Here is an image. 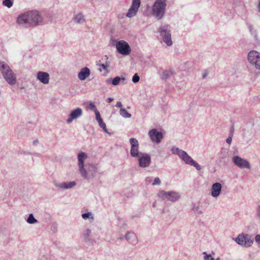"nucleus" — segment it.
Here are the masks:
<instances>
[{"mask_svg": "<svg viewBox=\"0 0 260 260\" xmlns=\"http://www.w3.org/2000/svg\"><path fill=\"white\" fill-rule=\"evenodd\" d=\"M0 72L3 78L10 85L17 82V76L10 66L4 61H0Z\"/></svg>", "mask_w": 260, "mask_h": 260, "instance_id": "1", "label": "nucleus"}, {"mask_svg": "<svg viewBox=\"0 0 260 260\" xmlns=\"http://www.w3.org/2000/svg\"><path fill=\"white\" fill-rule=\"evenodd\" d=\"M166 0H156L152 6V14L158 19H161L165 14L166 7Z\"/></svg>", "mask_w": 260, "mask_h": 260, "instance_id": "2", "label": "nucleus"}, {"mask_svg": "<svg viewBox=\"0 0 260 260\" xmlns=\"http://www.w3.org/2000/svg\"><path fill=\"white\" fill-rule=\"evenodd\" d=\"M84 172L79 171L80 174L83 179L90 180L93 179L98 172L97 166L92 164H88L86 165L85 167L83 168Z\"/></svg>", "mask_w": 260, "mask_h": 260, "instance_id": "3", "label": "nucleus"}, {"mask_svg": "<svg viewBox=\"0 0 260 260\" xmlns=\"http://www.w3.org/2000/svg\"><path fill=\"white\" fill-rule=\"evenodd\" d=\"M158 31L165 44L168 46H171L173 44V42L171 39L170 26L163 24L159 27Z\"/></svg>", "mask_w": 260, "mask_h": 260, "instance_id": "4", "label": "nucleus"}, {"mask_svg": "<svg viewBox=\"0 0 260 260\" xmlns=\"http://www.w3.org/2000/svg\"><path fill=\"white\" fill-rule=\"evenodd\" d=\"M159 198L163 200H167L172 202H175L179 200L181 197L180 193L175 191H166L160 190L157 193Z\"/></svg>", "mask_w": 260, "mask_h": 260, "instance_id": "5", "label": "nucleus"}, {"mask_svg": "<svg viewBox=\"0 0 260 260\" xmlns=\"http://www.w3.org/2000/svg\"><path fill=\"white\" fill-rule=\"evenodd\" d=\"M113 45L115 46L117 51L122 55H128L131 52L129 44L124 40H113Z\"/></svg>", "mask_w": 260, "mask_h": 260, "instance_id": "6", "label": "nucleus"}, {"mask_svg": "<svg viewBox=\"0 0 260 260\" xmlns=\"http://www.w3.org/2000/svg\"><path fill=\"white\" fill-rule=\"evenodd\" d=\"M248 61L260 70V53L255 50L250 51L248 54Z\"/></svg>", "mask_w": 260, "mask_h": 260, "instance_id": "7", "label": "nucleus"}, {"mask_svg": "<svg viewBox=\"0 0 260 260\" xmlns=\"http://www.w3.org/2000/svg\"><path fill=\"white\" fill-rule=\"evenodd\" d=\"M237 243L242 246L248 247L250 246L253 243V240L251 239L250 235L248 234H240L235 239Z\"/></svg>", "mask_w": 260, "mask_h": 260, "instance_id": "8", "label": "nucleus"}, {"mask_svg": "<svg viewBox=\"0 0 260 260\" xmlns=\"http://www.w3.org/2000/svg\"><path fill=\"white\" fill-rule=\"evenodd\" d=\"M232 161L235 166L238 167L241 169H247L249 170L251 169V166L249 161L239 156L236 155L233 156L232 157Z\"/></svg>", "mask_w": 260, "mask_h": 260, "instance_id": "9", "label": "nucleus"}, {"mask_svg": "<svg viewBox=\"0 0 260 260\" xmlns=\"http://www.w3.org/2000/svg\"><path fill=\"white\" fill-rule=\"evenodd\" d=\"M29 20L31 26L39 25L42 21V17L37 11H28Z\"/></svg>", "mask_w": 260, "mask_h": 260, "instance_id": "10", "label": "nucleus"}, {"mask_svg": "<svg viewBox=\"0 0 260 260\" xmlns=\"http://www.w3.org/2000/svg\"><path fill=\"white\" fill-rule=\"evenodd\" d=\"M131 145L130 154L133 157H137L142 152L139 151V144L138 140L135 138H132L129 139Z\"/></svg>", "mask_w": 260, "mask_h": 260, "instance_id": "11", "label": "nucleus"}, {"mask_svg": "<svg viewBox=\"0 0 260 260\" xmlns=\"http://www.w3.org/2000/svg\"><path fill=\"white\" fill-rule=\"evenodd\" d=\"M138 160L139 166L141 168L148 167L151 164V157L149 154L142 152L137 157Z\"/></svg>", "mask_w": 260, "mask_h": 260, "instance_id": "12", "label": "nucleus"}, {"mask_svg": "<svg viewBox=\"0 0 260 260\" xmlns=\"http://www.w3.org/2000/svg\"><path fill=\"white\" fill-rule=\"evenodd\" d=\"M180 158L183 161L185 164L193 166L198 171L201 170V166L194 160L185 151L183 152Z\"/></svg>", "mask_w": 260, "mask_h": 260, "instance_id": "13", "label": "nucleus"}, {"mask_svg": "<svg viewBox=\"0 0 260 260\" xmlns=\"http://www.w3.org/2000/svg\"><path fill=\"white\" fill-rule=\"evenodd\" d=\"M28 12L24 13L19 15L17 19V23L21 26L24 27H30V24L29 20Z\"/></svg>", "mask_w": 260, "mask_h": 260, "instance_id": "14", "label": "nucleus"}, {"mask_svg": "<svg viewBox=\"0 0 260 260\" xmlns=\"http://www.w3.org/2000/svg\"><path fill=\"white\" fill-rule=\"evenodd\" d=\"M83 114V110L80 108H77L75 109L72 110L67 119L66 122L68 123H71L74 120L80 118Z\"/></svg>", "mask_w": 260, "mask_h": 260, "instance_id": "15", "label": "nucleus"}, {"mask_svg": "<svg viewBox=\"0 0 260 260\" xmlns=\"http://www.w3.org/2000/svg\"><path fill=\"white\" fill-rule=\"evenodd\" d=\"M87 157V154L85 152L81 151L78 153L77 159L79 171L84 172L83 168L86 166L84 162Z\"/></svg>", "mask_w": 260, "mask_h": 260, "instance_id": "16", "label": "nucleus"}, {"mask_svg": "<svg viewBox=\"0 0 260 260\" xmlns=\"http://www.w3.org/2000/svg\"><path fill=\"white\" fill-rule=\"evenodd\" d=\"M36 78L40 82L44 84H48L49 82L50 75L47 72L43 71L38 72L37 74Z\"/></svg>", "mask_w": 260, "mask_h": 260, "instance_id": "17", "label": "nucleus"}, {"mask_svg": "<svg viewBox=\"0 0 260 260\" xmlns=\"http://www.w3.org/2000/svg\"><path fill=\"white\" fill-rule=\"evenodd\" d=\"M76 185V182L74 181L70 182H55L54 185L55 187L61 189H69L73 188Z\"/></svg>", "mask_w": 260, "mask_h": 260, "instance_id": "18", "label": "nucleus"}, {"mask_svg": "<svg viewBox=\"0 0 260 260\" xmlns=\"http://www.w3.org/2000/svg\"><path fill=\"white\" fill-rule=\"evenodd\" d=\"M148 134L151 140L157 143H160L163 137L162 133L159 131H149Z\"/></svg>", "mask_w": 260, "mask_h": 260, "instance_id": "19", "label": "nucleus"}, {"mask_svg": "<svg viewBox=\"0 0 260 260\" xmlns=\"http://www.w3.org/2000/svg\"><path fill=\"white\" fill-rule=\"evenodd\" d=\"M222 185L219 182L213 183L211 187V196L214 198L218 197L221 191Z\"/></svg>", "mask_w": 260, "mask_h": 260, "instance_id": "20", "label": "nucleus"}, {"mask_svg": "<svg viewBox=\"0 0 260 260\" xmlns=\"http://www.w3.org/2000/svg\"><path fill=\"white\" fill-rule=\"evenodd\" d=\"M72 21L77 24H83L85 22V15L81 12L75 13L72 18Z\"/></svg>", "mask_w": 260, "mask_h": 260, "instance_id": "21", "label": "nucleus"}, {"mask_svg": "<svg viewBox=\"0 0 260 260\" xmlns=\"http://www.w3.org/2000/svg\"><path fill=\"white\" fill-rule=\"evenodd\" d=\"M126 241L131 244L135 245L138 243V239L136 235L133 232H127L125 236Z\"/></svg>", "mask_w": 260, "mask_h": 260, "instance_id": "22", "label": "nucleus"}, {"mask_svg": "<svg viewBox=\"0 0 260 260\" xmlns=\"http://www.w3.org/2000/svg\"><path fill=\"white\" fill-rule=\"evenodd\" d=\"M90 75V71L87 67L82 68L78 74V78L81 80H85Z\"/></svg>", "mask_w": 260, "mask_h": 260, "instance_id": "23", "label": "nucleus"}, {"mask_svg": "<svg viewBox=\"0 0 260 260\" xmlns=\"http://www.w3.org/2000/svg\"><path fill=\"white\" fill-rule=\"evenodd\" d=\"M124 78H120V77L117 76L113 79L111 78L107 79L106 82L108 84H111L114 86H116L119 84L121 81H124Z\"/></svg>", "mask_w": 260, "mask_h": 260, "instance_id": "24", "label": "nucleus"}, {"mask_svg": "<svg viewBox=\"0 0 260 260\" xmlns=\"http://www.w3.org/2000/svg\"><path fill=\"white\" fill-rule=\"evenodd\" d=\"M91 230L89 229L84 230L82 232V236L85 242H87L90 241V237L91 236Z\"/></svg>", "mask_w": 260, "mask_h": 260, "instance_id": "25", "label": "nucleus"}, {"mask_svg": "<svg viewBox=\"0 0 260 260\" xmlns=\"http://www.w3.org/2000/svg\"><path fill=\"white\" fill-rule=\"evenodd\" d=\"M184 151L179 149L176 146H173L171 148L172 154L177 155L180 158Z\"/></svg>", "mask_w": 260, "mask_h": 260, "instance_id": "26", "label": "nucleus"}, {"mask_svg": "<svg viewBox=\"0 0 260 260\" xmlns=\"http://www.w3.org/2000/svg\"><path fill=\"white\" fill-rule=\"evenodd\" d=\"M173 74V72L171 70H166L164 71L161 74V79L162 80H167L172 76Z\"/></svg>", "mask_w": 260, "mask_h": 260, "instance_id": "27", "label": "nucleus"}, {"mask_svg": "<svg viewBox=\"0 0 260 260\" xmlns=\"http://www.w3.org/2000/svg\"><path fill=\"white\" fill-rule=\"evenodd\" d=\"M191 209L193 212L198 214H201L203 213L199 203H192Z\"/></svg>", "mask_w": 260, "mask_h": 260, "instance_id": "28", "label": "nucleus"}, {"mask_svg": "<svg viewBox=\"0 0 260 260\" xmlns=\"http://www.w3.org/2000/svg\"><path fill=\"white\" fill-rule=\"evenodd\" d=\"M140 4L141 3L140 0H133L130 9L136 10V12H138Z\"/></svg>", "mask_w": 260, "mask_h": 260, "instance_id": "29", "label": "nucleus"}, {"mask_svg": "<svg viewBox=\"0 0 260 260\" xmlns=\"http://www.w3.org/2000/svg\"><path fill=\"white\" fill-rule=\"evenodd\" d=\"M119 113L121 116L125 118H130L131 117V114L123 108L120 109Z\"/></svg>", "mask_w": 260, "mask_h": 260, "instance_id": "30", "label": "nucleus"}, {"mask_svg": "<svg viewBox=\"0 0 260 260\" xmlns=\"http://www.w3.org/2000/svg\"><path fill=\"white\" fill-rule=\"evenodd\" d=\"M82 218L85 219H90L91 221L94 219V217L91 212L84 213L82 214Z\"/></svg>", "mask_w": 260, "mask_h": 260, "instance_id": "31", "label": "nucleus"}, {"mask_svg": "<svg viewBox=\"0 0 260 260\" xmlns=\"http://www.w3.org/2000/svg\"><path fill=\"white\" fill-rule=\"evenodd\" d=\"M26 221L29 224H34L37 222V220L34 217L33 214H29Z\"/></svg>", "mask_w": 260, "mask_h": 260, "instance_id": "32", "label": "nucleus"}, {"mask_svg": "<svg viewBox=\"0 0 260 260\" xmlns=\"http://www.w3.org/2000/svg\"><path fill=\"white\" fill-rule=\"evenodd\" d=\"M3 5L8 8H10L13 5V1L12 0H4Z\"/></svg>", "mask_w": 260, "mask_h": 260, "instance_id": "33", "label": "nucleus"}, {"mask_svg": "<svg viewBox=\"0 0 260 260\" xmlns=\"http://www.w3.org/2000/svg\"><path fill=\"white\" fill-rule=\"evenodd\" d=\"M248 28L249 29V31L251 33V34L253 35L255 38V40H257V33L255 30H254L250 24H248Z\"/></svg>", "mask_w": 260, "mask_h": 260, "instance_id": "34", "label": "nucleus"}, {"mask_svg": "<svg viewBox=\"0 0 260 260\" xmlns=\"http://www.w3.org/2000/svg\"><path fill=\"white\" fill-rule=\"evenodd\" d=\"M137 12L136 11V10L131 9L130 8L128 10V12L126 13V16L128 18H132L134 16H135Z\"/></svg>", "mask_w": 260, "mask_h": 260, "instance_id": "35", "label": "nucleus"}, {"mask_svg": "<svg viewBox=\"0 0 260 260\" xmlns=\"http://www.w3.org/2000/svg\"><path fill=\"white\" fill-rule=\"evenodd\" d=\"M98 122L99 123V125L101 126V128H103V130H107L106 129V124L103 122L102 119H99V120H98Z\"/></svg>", "mask_w": 260, "mask_h": 260, "instance_id": "36", "label": "nucleus"}, {"mask_svg": "<svg viewBox=\"0 0 260 260\" xmlns=\"http://www.w3.org/2000/svg\"><path fill=\"white\" fill-rule=\"evenodd\" d=\"M203 254L205 255L204 260H214V258L211 256V254H208L206 252H203Z\"/></svg>", "mask_w": 260, "mask_h": 260, "instance_id": "37", "label": "nucleus"}, {"mask_svg": "<svg viewBox=\"0 0 260 260\" xmlns=\"http://www.w3.org/2000/svg\"><path fill=\"white\" fill-rule=\"evenodd\" d=\"M233 136V131H231V132H230V133L229 134V136L228 137V138L226 140V143L228 144H231V143L232 142V141Z\"/></svg>", "mask_w": 260, "mask_h": 260, "instance_id": "38", "label": "nucleus"}, {"mask_svg": "<svg viewBox=\"0 0 260 260\" xmlns=\"http://www.w3.org/2000/svg\"><path fill=\"white\" fill-rule=\"evenodd\" d=\"M140 80V77L137 74H135L132 78V81L134 83H137Z\"/></svg>", "mask_w": 260, "mask_h": 260, "instance_id": "39", "label": "nucleus"}, {"mask_svg": "<svg viewBox=\"0 0 260 260\" xmlns=\"http://www.w3.org/2000/svg\"><path fill=\"white\" fill-rule=\"evenodd\" d=\"M161 184V181L158 177L154 179V182L152 183L153 185H159Z\"/></svg>", "mask_w": 260, "mask_h": 260, "instance_id": "40", "label": "nucleus"}, {"mask_svg": "<svg viewBox=\"0 0 260 260\" xmlns=\"http://www.w3.org/2000/svg\"><path fill=\"white\" fill-rule=\"evenodd\" d=\"M89 109H91V110H94V111L97 110L96 109V108L95 107V106L94 105V104L92 103V102H90L89 104Z\"/></svg>", "mask_w": 260, "mask_h": 260, "instance_id": "41", "label": "nucleus"}, {"mask_svg": "<svg viewBox=\"0 0 260 260\" xmlns=\"http://www.w3.org/2000/svg\"><path fill=\"white\" fill-rule=\"evenodd\" d=\"M255 240L260 245V235H256L255 236Z\"/></svg>", "mask_w": 260, "mask_h": 260, "instance_id": "42", "label": "nucleus"}, {"mask_svg": "<svg viewBox=\"0 0 260 260\" xmlns=\"http://www.w3.org/2000/svg\"><path fill=\"white\" fill-rule=\"evenodd\" d=\"M95 113L96 119L97 121L99 120V119H102L99 112H98L97 110H96V111H95Z\"/></svg>", "mask_w": 260, "mask_h": 260, "instance_id": "43", "label": "nucleus"}, {"mask_svg": "<svg viewBox=\"0 0 260 260\" xmlns=\"http://www.w3.org/2000/svg\"><path fill=\"white\" fill-rule=\"evenodd\" d=\"M256 214L257 217L260 220V206H258L257 209H256Z\"/></svg>", "mask_w": 260, "mask_h": 260, "instance_id": "44", "label": "nucleus"}, {"mask_svg": "<svg viewBox=\"0 0 260 260\" xmlns=\"http://www.w3.org/2000/svg\"><path fill=\"white\" fill-rule=\"evenodd\" d=\"M115 107L117 108H120V109L122 108V103L120 102H117L115 105Z\"/></svg>", "mask_w": 260, "mask_h": 260, "instance_id": "45", "label": "nucleus"}, {"mask_svg": "<svg viewBox=\"0 0 260 260\" xmlns=\"http://www.w3.org/2000/svg\"><path fill=\"white\" fill-rule=\"evenodd\" d=\"M101 66L102 67V68H103L104 70H107L108 66L106 64L103 63Z\"/></svg>", "mask_w": 260, "mask_h": 260, "instance_id": "46", "label": "nucleus"}, {"mask_svg": "<svg viewBox=\"0 0 260 260\" xmlns=\"http://www.w3.org/2000/svg\"><path fill=\"white\" fill-rule=\"evenodd\" d=\"M113 100H114V99H113V98H111V97H110V98H108L107 99V102L108 103H111L112 101H113Z\"/></svg>", "mask_w": 260, "mask_h": 260, "instance_id": "47", "label": "nucleus"}, {"mask_svg": "<svg viewBox=\"0 0 260 260\" xmlns=\"http://www.w3.org/2000/svg\"><path fill=\"white\" fill-rule=\"evenodd\" d=\"M145 180H146V182L150 183L151 181V178L150 177H147L146 178Z\"/></svg>", "mask_w": 260, "mask_h": 260, "instance_id": "48", "label": "nucleus"}, {"mask_svg": "<svg viewBox=\"0 0 260 260\" xmlns=\"http://www.w3.org/2000/svg\"><path fill=\"white\" fill-rule=\"evenodd\" d=\"M109 135H112L114 134V133L113 132H110V131H105Z\"/></svg>", "mask_w": 260, "mask_h": 260, "instance_id": "49", "label": "nucleus"}, {"mask_svg": "<svg viewBox=\"0 0 260 260\" xmlns=\"http://www.w3.org/2000/svg\"><path fill=\"white\" fill-rule=\"evenodd\" d=\"M38 143H39V141H38V140H36L33 141V144L34 145H37L38 144Z\"/></svg>", "mask_w": 260, "mask_h": 260, "instance_id": "50", "label": "nucleus"}, {"mask_svg": "<svg viewBox=\"0 0 260 260\" xmlns=\"http://www.w3.org/2000/svg\"><path fill=\"white\" fill-rule=\"evenodd\" d=\"M119 224L121 222L122 224H123V225L124 226H125L126 225V224L124 222V221L122 220H119Z\"/></svg>", "mask_w": 260, "mask_h": 260, "instance_id": "51", "label": "nucleus"}, {"mask_svg": "<svg viewBox=\"0 0 260 260\" xmlns=\"http://www.w3.org/2000/svg\"><path fill=\"white\" fill-rule=\"evenodd\" d=\"M257 8H258V11L260 12V1L259 2V3L258 4Z\"/></svg>", "mask_w": 260, "mask_h": 260, "instance_id": "52", "label": "nucleus"}, {"mask_svg": "<svg viewBox=\"0 0 260 260\" xmlns=\"http://www.w3.org/2000/svg\"><path fill=\"white\" fill-rule=\"evenodd\" d=\"M206 76H207V74H204V75H203V76H202L203 78H205L206 77Z\"/></svg>", "mask_w": 260, "mask_h": 260, "instance_id": "53", "label": "nucleus"}, {"mask_svg": "<svg viewBox=\"0 0 260 260\" xmlns=\"http://www.w3.org/2000/svg\"><path fill=\"white\" fill-rule=\"evenodd\" d=\"M26 154H31V153L28 152H26Z\"/></svg>", "mask_w": 260, "mask_h": 260, "instance_id": "54", "label": "nucleus"}, {"mask_svg": "<svg viewBox=\"0 0 260 260\" xmlns=\"http://www.w3.org/2000/svg\"><path fill=\"white\" fill-rule=\"evenodd\" d=\"M151 130H153V131H154V130H157L156 128H152L151 129Z\"/></svg>", "mask_w": 260, "mask_h": 260, "instance_id": "55", "label": "nucleus"}, {"mask_svg": "<svg viewBox=\"0 0 260 260\" xmlns=\"http://www.w3.org/2000/svg\"><path fill=\"white\" fill-rule=\"evenodd\" d=\"M153 207H155V203H153Z\"/></svg>", "mask_w": 260, "mask_h": 260, "instance_id": "56", "label": "nucleus"}, {"mask_svg": "<svg viewBox=\"0 0 260 260\" xmlns=\"http://www.w3.org/2000/svg\"><path fill=\"white\" fill-rule=\"evenodd\" d=\"M216 260H220L219 258H217L216 259Z\"/></svg>", "mask_w": 260, "mask_h": 260, "instance_id": "57", "label": "nucleus"}]
</instances>
